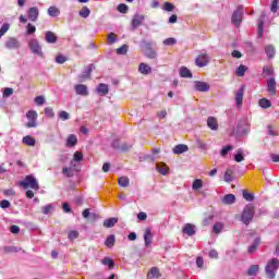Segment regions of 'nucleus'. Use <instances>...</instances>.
I'll use <instances>...</instances> for the list:
<instances>
[{
    "mask_svg": "<svg viewBox=\"0 0 279 279\" xmlns=\"http://www.w3.org/2000/svg\"><path fill=\"white\" fill-rule=\"evenodd\" d=\"M117 242V238L114 236V234H110L107 236L106 241H105V245L106 247H114V243Z\"/></svg>",
    "mask_w": 279,
    "mask_h": 279,
    "instance_id": "34",
    "label": "nucleus"
},
{
    "mask_svg": "<svg viewBox=\"0 0 279 279\" xmlns=\"http://www.w3.org/2000/svg\"><path fill=\"white\" fill-rule=\"evenodd\" d=\"M132 147H134V143L124 142L120 146V151L122 154L125 153V151H130V149H132Z\"/></svg>",
    "mask_w": 279,
    "mask_h": 279,
    "instance_id": "45",
    "label": "nucleus"
},
{
    "mask_svg": "<svg viewBox=\"0 0 279 279\" xmlns=\"http://www.w3.org/2000/svg\"><path fill=\"white\" fill-rule=\"evenodd\" d=\"M26 119L38 120V113L35 110H29L28 112H26Z\"/></svg>",
    "mask_w": 279,
    "mask_h": 279,
    "instance_id": "59",
    "label": "nucleus"
},
{
    "mask_svg": "<svg viewBox=\"0 0 279 279\" xmlns=\"http://www.w3.org/2000/svg\"><path fill=\"white\" fill-rule=\"evenodd\" d=\"M118 184H119V186H122L123 189L130 186V178H128V177H121V178L118 180Z\"/></svg>",
    "mask_w": 279,
    "mask_h": 279,
    "instance_id": "44",
    "label": "nucleus"
},
{
    "mask_svg": "<svg viewBox=\"0 0 279 279\" xmlns=\"http://www.w3.org/2000/svg\"><path fill=\"white\" fill-rule=\"evenodd\" d=\"M194 90H196V93H208L210 85L203 81H194Z\"/></svg>",
    "mask_w": 279,
    "mask_h": 279,
    "instance_id": "10",
    "label": "nucleus"
},
{
    "mask_svg": "<svg viewBox=\"0 0 279 279\" xmlns=\"http://www.w3.org/2000/svg\"><path fill=\"white\" fill-rule=\"evenodd\" d=\"M117 10H118V12H120V14H128L130 7H128V4H125V3H120V4H118Z\"/></svg>",
    "mask_w": 279,
    "mask_h": 279,
    "instance_id": "51",
    "label": "nucleus"
},
{
    "mask_svg": "<svg viewBox=\"0 0 279 279\" xmlns=\"http://www.w3.org/2000/svg\"><path fill=\"white\" fill-rule=\"evenodd\" d=\"M154 43L153 41H147V40H142L140 43V47L144 49V51H147L149 49H153Z\"/></svg>",
    "mask_w": 279,
    "mask_h": 279,
    "instance_id": "47",
    "label": "nucleus"
},
{
    "mask_svg": "<svg viewBox=\"0 0 279 279\" xmlns=\"http://www.w3.org/2000/svg\"><path fill=\"white\" fill-rule=\"evenodd\" d=\"M163 45H165L166 47H173V45H178V40H177L175 38H173V37L166 38V39L163 40Z\"/></svg>",
    "mask_w": 279,
    "mask_h": 279,
    "instance_id": "53",
    "label": "nucleus"
},
{
    "mask_svg": "<svg viewBox=\"0 0 279 279\" xmlns=\"http://www.w3.org/2000/svg\"><path fill=\"white\" fill-rule=\"evenodd\" d=\"M204 186V181L202 179H195L192 183L193 191H199Z\"/></svg>",
    "mask_w": 279,
    "mask_h": 279,
    "instance_id": "41",
    "label": "nucleus"
},
{
    "mask_svg": "<svg viewBox=\"0 0 279 279\" xmlns=\"http://www.w3.org/2000/svg\"><path fill=\"white\" fill-rule=\"evenodd\" d=\"M59 119L61 121H69L71 119V114H69V112H66V111H60Z\"/></svg>",
    "mask_w": 279,
    "mask_h": 279,
    "instance_id": "60",
    "label": "nucleus"
},
{
    "mask_svg": "<svg viewBox=\"0 0 279 279\" xmlns=\"http://www.w3.org/2000/svg\"><path fill=\"white\" fill-rule=\"evenodd\" d=\"M242 197H243L246 202H254V194L247 192V190H243V191H242Z\"/></svg>",
    "mask_w": 279,
    "mask_h": 279,
    "instance_id": "49",
    "label": "nucleus"
},
{
    "mask_svg": "<svg viewBox=\"0 0 279 279\" xmlns=\"http://www.w3.org/2000/svg\"><path fill=\"white\" fill-rule=\"evenodd\" d=\"M77 145V136L75 134L69 135L66 140V147H75Z\"/></svg>",
    "mask_w": 279,
    "mask_h": 279,
    "instance_id": "35",
    "label": "nucleus"
},
{
    "mask_svg": "<svg viewBox=\"0 0 279 279\" xmlns=\"http://www.w3.org/2000/svg\"><path fill=\"white\" fill-rule=\"evenodd\" d=\"M254 215H256L254 205L252 204L245 205L242 210L240 221H242L244 226H250V223H252V220L254 219Z\"/></svg>",
    "mask_w": 279,
    "mask_h": 279,
    "instance_id": "1",
    "label": "nucleus"
},
{
    "mask_svg": "<svg viewBox=\"0 0 279 279\" xmlns=\"http://www.w3.org/2000/svg\"><path fill=\"white\" fill-rule=\"evenodd\" d=\"M259 108H263L264 110H267V108H271V100L267 98H262L258 101Z\"/></svg>",
    "mask_w": 279,
    "mask_h": 279,
    "instance_id": "37",
    "label": "nucleus"
},
{
    "mask_svg": "<svg viewBox=\"0 0 279 279\" xmlns=\"http://www.w3.org/2000/svg\"><path fill=\"white\" fill-rule=\"evenodd\" d=\"M207 126L209 128V130L217 132V130H219V123L217 122V118L208 117L207 118Z\"/></svg>",
    "mask_w": 279,
    "mask_h": 279,
    "instance_id": "21",
    "label": "nucleus"
},
{
    "mask_svg": "<svg viewBox=\"0 0 279 279\" xmlns=\"http://www.w3.org/2000/svg\"><path fill=\"white\" fill-rule=\"evenodd\" d=\"M138 72L142 74V75H149V73H151V66H149V64L147 63H140L138 65Z\"/></svg>",
    "mask_w": 279,
    "mask_h": 279,
    "instance_id": "27",
    "label": "nucleus"
},
{
    "mask_svg": "<svg viewBox=\"0 0 279 279\" xmlns=\"http://www.w3.org/2000/svg\"><path fill=\"white\" fill-rule=\"evenodd\" d=\"M22 143L28 145V147H34L36 145V140L32 137V135H26L22 138Z\"/></svg>",
    "mask_w": 279,
    "mask_h": 279,
    "instance_id": "33",
    "label": "nucleus"
},
{
    "mask_svg": "<svg viewBox=\"0 0 279 279\" xmlns=\"http://www.w3.org/2000/svg\"><path fill=\"white\" fill-rule=\"evenodd\" d=\"M10 31V23H3L0 27V36H5L8 32Z\"/></svg>",
    "mask_w": 279,
    "mask_h": 279,
    "instance_id": "56",
    "label": "nucleus"
},
{
    "mask_svg": "<svg viewBox=\"0 0 279 279\" xmlns=\"http://www.w3.org/2000/svg\"><path fill=\"white\" fill-rule=\"evenodd\" d=\"M96 93L98 95H100V97H106V95H108V93H110V89L108 88V84L106 83H100L97 87H96Z\"/></svg>",
    "mask_w": 279,
    "mask_h": 279,
    "instance_id": "19",
    "label": "nucleus"
},
{
    "mask_svg": "<svg viewBox=\"0 0 279 279\" xmlns=\"http://www.w3.org/2000/svg\"><path fill=\"white\" fill-rule=\"evenodd\" d=\"M156 169H157L158 173H160L161 175H169V169H167V165L157 163Z\"/></svg>",
    "mask_w": 279,
    "mask_h": 279,
    "instance_id": "36",
    "label": "nucleus"
},
{
    "mask_svg": "<svg viewBox=\"0 0 279 279\" xmlns=\"http://www.w3.org/2000/svg\"><path fill=\"white\" fill-rule=\"evenodd\" d=\"M117 223H119V218H109V219H106L102 223V226L105 228H114V226H117Z\"/></svg>",
    "mask_w": 279,
    "mask_h": 279,
    "instance_id": "29",
    "label": "nucleus"
},
{
    "mask_svg": "<svg viewBox=\"0 0 279 279\" xmlns=\"http://www.w3.org/2000/svg\"><path fill=\"white\" fill-rule=\"evenodd\" d=\"M110 147L112 148L113 151H121V140L114 138L111 142Z\"/></svg>",
    "mask_w": 279,
    "mask_h": 279,
    "instance_id": "40",
    "label": "nucleus"
},
{
    "mask_svg": "<svg viewBox=\"0 0 279 279\" xmlns=\"http://www.w3.org/2000/svg\"><path fill=\"white\" fill-rule=\"evenodd\" d=\"M74 90L76 95H81V97H88L89 92H88V86L84 84H77L74 86Z\"/></svg>",
    "mask_w": 279,
    "mask_h": 279,
    "instance_id": "14",
    "label": "nucleus"
},
{
    "mask_svg": "<svg viewBox=\"0 0 279 279\" xmlns=\"http://www.w3.org/2000/svg\"><path fill=\"white\" fill-rule=\"evenodd\" d=\"M267 21V12L263 11L258 19L257 38L265 36V22Z\"/></svg>",
    "mask_w": 279,
    "mask_h": 279,
    "instance_id": "7",
    "label": "nucleus"
},
{
    "mask_svg": "<svg viewBox=\"0 0 279 279\" xmlns=\"http://www.w3.org/2000/svg\"><path fill=\"white\" fill-rule=\"evenodd\" d=\"M95 71V64L90 63L78 76V80L82 82L83 80H88L90 78V73Z\"/></svg>",
    "mask_w": 279,
    "mask_h": 279,
    "instance_id": "17",
    "label": "nucleus"
},
{
    "mask_svg": "<svg viewBox=\"0 0 279 279\" xmlns=\"http://www.w3.org/2000/svg\"><path fill=\"white\" fill-rule=\"evenodd\" d=\"M38 16H40V11L37 7H32L27 10V19L32 21V23H36L38 21Z\"/></svg>",
    "mask_w": 279,
    "mask_h": 279,
    "instance_id": "12",
    "label": "nucleus"
},
{
    "mask_svg": "<svg viewBox=\"0 0 279 279\" xmlns=\"http://www.w3.org/2000/svg\"><path fill=\"white\" fill-rule=\"evenodd\" d=\"M69 59L64 54H62V53H59L56 57L57 64H64V62H66Z\"/></svg>",
    "mask_w": 279,
    "mask_h": 279,
    "instance_id": "57",
    "label": "nucleus"
},
{
    "mask_svg": "<svg viewBox=\"0 0 279 279\" xmlns=\"http://www.w3.org/2000/svg\"><path fill=\"white\" fill-rule=\"evenodd\" d=\"M151 241H154V233H151V229H146L144 233L145 247H149L151 245Z\"/></svg>",
    "mask_w": 279,
    "mask_h": 279,
    "instance_id": "20",
    "label": "nucleus"
},
{
    "mask_svg": "<svg viewBox=\"0 0 279 279\" xmlns=\"http://www.w3.org/2000/svg\"><path fill=\"white\" fill-rule=\"evenodd\" d=\"M143 23H145V15L135 13L131 21V28L138 29V27L143 25Z\"/></svg>",
    "mask_w": 279,
    "mask_h": 279,
    "instance_id": "8",
    "label": "nucleus"
},
{
    "mask_svg": "<svg viewBox=\"0 0 279 279\" xmlns=\"http://www.w3.org/2000/svg\"><path fill=\"white\" fill-rule=\"evenodd\" d=\"M28 49L34 56H38V58H45V52L43 51V46H40V41L36 38H32L28 40Z\"/></svg>",
    "mask_w": 279,
    "mask_h": 279,
    "instance_id": "4",
    "label": "nucleus"
},
{
    "mask_svg": "<svg viewBox=\"0 0 279 279\" xmlns=\"http://www.w3.org/2000/svg\"><path fill=\"white\" fill-rule=\"evenodd\" d=\"M243 5H239L235 11H233L232 16H231V23L235 27H241V23H243Z\"/></svg>",
    "mask_w": 279,
    "mask_h": 279,
    "instance_id": "6",
    "label": "nucleus"
},
{
    "mask_svg": "<svg viewBox=\"0 0 279 279\" xmlns=\"http://www.w3.org/2000/svg\"><path fill=\"white\" fill-rule=\"evenodd\" d=\"M258 245H260V238H255L252 245L248 246L247 253L254 254V252H256V250H258Z\"/></svg>",
    "mask_w": 279,
    "mask_h": 279,
    "instance_id": "28",
    "label": "nucleus"
},
{
    "mask_svg": "<svg viewBox=\"0 0 279 279\" xmlns=\"http://www.w3.org/2000/svg\"><path fill=\"white\" fill-rule=\"evenodd\" d=\"M236 136H246L250 134V121L247 119H241L236 123Z\"/></svg>",
    "mask_w": 279,
    "mask_h": 279,
    "instance_id": "5",
    "label": "nucleus"
},
{
    "mask_svg": "<svg viewBox=\"0 0 279 279\" xmlns=\"http://www.w3.org/2000/svg\"><path fill=\"white\" fill-rule=\"evenodd\" d=\"M10 206H12V203H10V201L8 199L0 201V208H2V210L10 208Z\"/></svg>",
    "mask_w": 279,
    "mask_h": 279,
    "instance_id": "64",
    "label": "nucleus"
},
{
    "mask_svg": "<svg viewBox=\"0 0 279 279\" xmlns=\"http://www.w3.org/2000/svg\"><path fill=\"white\" fill-rule=\"evenodd\" d=\"M78 16H81V19H88V16H90V9H88V7H83L78 12Z\"/></svg>",
    "mask_w": 279,
    "mask_h": 279,
    "instance_id": "42",
    "label": "nucleus"
},
{
    "mask_svg": "<svg viewBox=\"0 0 279 279\" xmlns=\"http://www.w3.org/2000/svg\"><path fill=\"white\" fill-rule=\"evenodd\" d=\"M221 203L225 204V206H232V204L236 203V196L234 194H226L221 198Z\"/></svg>",
    "mask_w": 279,
    "mask_h": 279,
    "instance_id": "18",
    "label": "nucleus"
},
{
    "mask_svg": "<svg viewBox=\"0 0 279 279\" xmlns=\"http://www.w3.org/2000/svg\"><path fill=\"white\" fill-rule=\"evenodd\" d=\"M263 73H264V75H269L270 77H272V75H274V68L265 65L263 68Z\"/></svg>",
    "mask_w": 279,
    "mask_h": 279,
    "instance_id": "62",
    "label": "nucleus"
},
{
    "mask_svg": "<svg viewBox=\"0 0 279 279\" xmlns=\"http://www.w3.org/2000/svg\"><path fill=\"white\" fill-rule=\"evenodd\" d=\"M20 186L23 189H33V191H40V184L38 179L34 174H27L23 181L20 182Z\"/></svg>",
    "mask_w": 279,
    "mask_h": 279,
    "instance_id": "2",
    "label": "nucleus"
},
{
    "mask_svg": "<svg viewBox=\"0 0 279 279\" xmlns=\"http://www.w3.org/2000/svg\"><path fill=\"white\" fill-rule=\"evenodd\" d=\"M45 114H46V117H49L50 119H53V117H56V112H53V108H51V107L45 108Z\"/></svg>",
    "mask_w": 279,
    "mask_h": 279,
    "instance_id": "63",
    "label": "nucleus"
},
{
    "mask_svg": "<svg viewBox=\"0 0 279 279\" xmlns=\"http://www.w3.org/2000/svg\"><path fill=\"white\" fill-rule=\"evenodd\" d=\"M48 14L52 17V19H57V16L60 14V9H58V7H50L48 9Z\"/></svg>",
    "mask_w": 279,
    "mask_h": 279,
    "instance_id": "46",
    "label": "nucleus"
},
{
    "mask_svg": "<svg viewBox=\"0 0 279 279\" xmlns=\"http://www.w3.org/2000/svg\"><path fill=\"white\" fill-rule=\"evenodd\" d=\"M45 96H37L34 99V102L36 104V106H45Z\"/></svg>",
    "mask_w": 279,
    "mask_h": 279,
    "instance_id": "61",
    "label": "nucleus"
},
{
    "mask_svg": "<svg viewBox=\"0 0 279 279\" xmlns=\"http://www.w3.org/2000/svg\"><path fill=\"white\" fill-rule=\"evenodd\" d=\"M278 269H279V259L274 257L270 260H268L265 267L266 276L269 279L276 278V272L278 271Z\"/></svg>",
    "mask_w": 279,
    "mask_h": 279,
    "instance_id": "3",
    "label": "nucleus"
},
{
    "mask_svg": "<svg viewBox=\"0 0 279 279\" xmlns=\"http://www.w3.org/2000/svg\"><path fill=\"white\" fill-rule=\"evenodd\" d=\"M5 49L12 50V49H21V41L16 39V37H10L5 44H4Z\"/></svg>",
    "mask_w": 279,
    "mask_h": 279,
    "instance_id": "11",
    "label": "nucleus"
},
{
    "mask_svg": "<svg viewBox=\"0 0 279 279\" xmlns=\"http://www.w3.org/2000/svg\"><path fill=\"white\" fill-rule=\"evenodd\" d=\"M232 149H234V147L232 145H227V146L222 147L220 150V156L222 158H226V156H228V154H230V151H232Z\"/></svg>",
    "mask_w": 279,
    "mask_h": 279,
    "instance_id": "43",
    "label": "nucleus"
},
{
    "mask_svg": "<svg viewBox=\"0 0 279 279\" xmlns=\"http://www.w3.org/2000/svg\"><path fill=\"white\" fill-rule=\"evenodd\" d=\"M276 86H277L276 78L270 77L267 81V90H268L269 95H276Z\"/></svg>",
    "mask_w": 279,
    "mask_h": 279,
    "instance_id": "23",
    "label": "nucleus"
},
{
    "mask_svg": "<svg viewBox=\"0 0 279 279\" xmlns=\"http://www.w3.org/2000/svg\"><path fill=\"white\" fill-rule=\"evenodd\" d=\"M195 64L199 69H204V66H207L208 65V54H199L198 57H196Z\"/></svg>",
    "mask_w": 279,
    "mask_h": 279,
    "instance_id": "15",
    "label": "nucleus"
},
{
    "mask_svg": "<svg viewBox=\"0 0 279 279\" xmlns=\"http://www.w3.org/2000/svg\"><path fill=\"white\" fill-rule=\"evenodd\" d=\"M179 74H180V77H184L186 80H191V77H193V73L186 66H181L179 70Z\"/></svg>",
    "mask_w": 279,
    "mask_h": 279,
    "instance_id": "26",
    "label": "nucleus"
},
{
    "mask_svg": "<svg viewBox=\"0 0 279 279\" xmlns=\"http://www.w3.org/2000/svg\"><path fill=\"white\" fill-rule=\"evenodd\" d=\"M101 265H105L108 269H114V259H112V257H104L101 259Z\"/></svg>",
    "mask_w": 279,
    "mask_h": 279,
    "instance_id": "31",
    "label": "nucleus"
},
{
    "mask_svg": "<svg viewBox=\"0 0 279 279\" xmlns=\"http://www.w3.org/2000/svg\"><path fill=\"white\" fill-rule=\"evenodd\" d=\"M246 72H247V66L243 64H240L235 70V73L239 77H244Z\"/></svg>",
    "mask_w": 279,
    "mask_h": 279,
    "instance_id": "39",
    "label": "nucleus"
},
{
    "mask_svg": "<svg viewBox=\"0 0 279 279\" xmlns=\"http://www.w3.org/2000/svg\"><path fill=\"white\" fill-rule=\"evenodd\" d=\"M221 230H223V225L221 222H216L214 226H213V232L215 234H221Z\"/></svg>",
    "mask_w": 279,
    "mask_h": 279,
    "instance_id": "52",
    "label": "nucleus"
},
{
    "mask_svg": "<svg viewBox=\"0 0 279 279\" xmlns=\"http://www.w3.org/2000/svg\"><path fill=\"white\" fill-rule=\"evenodd\" d=\"M158 278H160V270L158 269V267H153L147 275V279H158Z\"/></svg>",
    "mask_w": 279,
    "mask_h": 279,
    "instance_id": "30",
    "label": "nucleus"
},
{
    "mask_svg": "<svg viewBox=\"0 0 279 279\" xmlns=\"http://www.w3.org/2000/svg\"><path fill=\"white\" fill-rule=\"evenodd\" d=\"M26 34L27 36H32V34H36V26H34L32 23H28L26 25Z\"/></svg>",
    "mask_w": 279,
    "mask_h": 279,
    "instance_id": "58",
    "label": "nucleus"
},
{
    "mask_svg": "<svg viewBox=\"0 0 279 279\" xmlns=\"http://www.w3.org/2000/svg\"><path fill=\"white\" fill-rule=\"evenodd\" d=\"M129 50H130V46L124 44L120 48L117 49V54L118 56H125Z\"/></svg>",
    "mask_w": 279,
    "mask_h": 279,
    "instance_id": "48",
    "label": "nucleus"
},
{
    "mask_svg": "<svg viewBox=\"0 0 279 279\" xmlns=\"http://www.w3.org/2000/svg\"><path fill=\"white\" fill-rule=\"evenodd\" d=\"M56 210V206L53 204H48L41 208L43 215H51Z\"/></svg>",
    "mask_w": 279,
    "mask_h": 279,
    "instance_id": "38",
    "label": "nucleus"
},
{
    "mask_svg": "<svg viewBox=\"0 0 279 279\" xmlns=\"http://www.w3.org/2000/svg\"><path fill=\"white\" fill-rule=\"evenodd\" d=\"M45 41L48 45H56V43H58V35H56V33H53L51 31H47L45 33Z\"/></svg>",
    "mask_w": 279,
    "mask_h": 279,
    "instance_id": "16",
    "label": "nucleus"
},
{
    "mask_svg": "<svg viewBox=\"0 0 279 279\" xmlns=\"http://www.w3.org/2000/svg\"><path fill=\"white\" fill-rule=\"evenodd\" d=\"M162 10H165V12H173L175 10V5L171 2H165Z\"/></svg>",
    "mask_w": 279,
    "mask_h": 279,
    "instance_id": "55",
    "label": "nucleus"
},
{
    "mask_svg": "<svg viewBox=\"0 0 279 279\" xmlns=\"http://www.w3.org/2000/svg\"><path fill=\"white\" fill-rule=\"evenodd\" d=\"M182 232L187 236H195V234H197V229L193 223H185L182 228Z\"/></svg>",
    "mask_w": 279,
    "mask_h": 279,
    "instance_id": "13",
    "label": "nucleus"
},
{
    "mask_svg": "<svg viewBox=\"0 0 279 279\" xmlns=\"http://www.w3.org/2000/svg\"><path fill=\"white\" fill-rule=\"evenodd\" d=\"M264 50L268 60H274V58H276V47H274V45L265 46Z\"/></svg>",
    "mask_w": 279,
    "mask_h": 279,
    "instance_id": "22",
    "label": "nucleus"
},
{
    "mask_svg": "<svg viewBox=\"0 0 279 279\" xmlns=\"http://www.w3.org/2000/svg\"><path fill=\"white\" fill-rule=\"evenodd\" d=\"M185 151H189V146L184 144H178L172 149V153L177 156H180V154H184Z\"/></svg>",
    "mask_w": 279,
    "mask_h": 279,
    "instance_id": "24",
    "label": "nucleus"
},
{
    "mask_svg": "<svg viewBox=\"0 0 279 279\" xmlns=\"http://www.w3.org/2000/svg\"><path fill=\"white\" fill-rule=\"evenodd\" d=\"M245 95V85H241L240 88L235 93V108L243 107V96Z\"/></svg>",
    "mask_w": 279,
    "mask_h": 279,
    "instance_id": "9",
    "label": "nucleus"
},
{
    "mask_svg": "<svg viewBox=\"0 0 279 279\" xmlns=\"http://www.w3.org/2000/svg\"><path fill=\"white\" fill-rule=\"evenodd\" d=\"M119 38H117V35L114 33H110L107 36V44L108 45H114V43H118Z\"/></svg>",
    "mask_w": 279,
    "mask_h": 279,
    "instance_id": "50",
    "label": "nucleus"
},
{
    "mask_svg": "<svg viewBox=\"0 0 279 279\" xmlns=\"http://www.w3.org/2000/svg\"><path fill=\"white\" fill-rule=\"evenodd\" d=\"M258 265L250 266V268L247 269V276H256V274H258Z\"/></svg>",
    "mask_w": 279,
    "mask_h": 279,
    "instance_id": "54",
    "label": "nucleus"
},
{
    "mask_svg": "<svg viewBox=\"0 0 279 279\" xmlns=\"http://www.w3.org/2000/svg\"><path fill=\"white\" fill-rule=\"evenodd\" d=\"M233 160L235 162H243V160H245V150H243V148H239L233 155Z\"/></svg>",
    "mask_w": 279,
    "mask_h": 279,
    "instance_id": "25",
    "label": "nucleus"
},
{
    "mask_svg": "<svg viewBox=\"0 0 279 279\" xmlns=\"http://www.w3.org/2000/svg\"><path fill=\"white\" fill-rule=\"evenodd\" d=\"M144 56L148 58V60H156L158 58V52H156L154 48H150L148 50H144Z\"/></svg>",
    "mask_w": 279,
    "mask_h": 279,
    "instance_id": "32",
    "label": "nucleus"
}]
</instances>
